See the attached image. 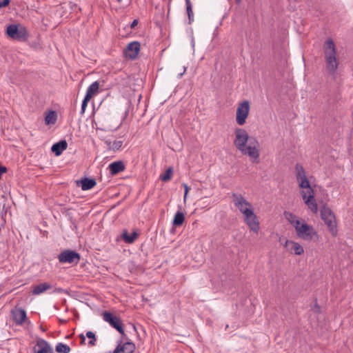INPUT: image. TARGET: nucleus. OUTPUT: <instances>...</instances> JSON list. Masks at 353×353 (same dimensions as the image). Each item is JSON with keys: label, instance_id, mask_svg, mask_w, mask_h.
<instances>
[{"label": "nucleus", "instance_id": "obj_1", "mask_svg": "<svg viewBox=\"0 0 353 353\" xmlns=\"http://www.w3.org/2000/svg\"><path fill=\"white\" fill-rule=\"evenodd\" d=\"M324 57L326 63V68L328 72L333 75L338 69V62L336 61V52L334 41L328 39L323 45Z\"/></svg>", "mask_w": 353, "mask_h": 353}, {"label": "nucleus", "instance_id": "obj_2", "mask_svg": "<svg viewBox=\"0 0 353 353\" xmlns=\"http://www.w3.org/2000/svg\"><path fill=\"white\" fill-rule=\"evenodd\" d=\"M296 235L305 241H311L314 236H317V233L312 225L307 224L304 221L301 222L298 226H296Z\"/></svg>", "mask_w": 353, "mask_h": 353}, {"label": "nucleus", "instance_id": "obj_3", "mask_svg": "<svg viewBox=\"0 0 353 353\" xmlns=\"http://www.w3.org/2000/svg\"><path fill=\"white\" fill-rule=\"evenodd\" d=\"M259 143L255 139H250L248 145H245L243 148L239 150L243 154L248 155L253 162L258 163L259 158Z\"/></svg>", "mask_w": 353, "mask_h": 353}, {"label": "nucleus", "instance_id": "obj_4", "mask_svg": "<svg viewBox=\"0 0 353 353\" xmlns=\"http://www.w3.org/2000/svg\"><path fill=\"white\" fill-rule=\"evenodd\" d=\"M7 34L12 39L18 41H25L27 39V30L23 26H18L15 24H11L7 27Z\"/></svg>", "mask_w": 353, "mask_h": 353}, {"label": "nucleus", "instance_id": "obj_5", "mask_svg": "<svg viewBox=\"0 0 353 353\" xmlns=\"http://www.w3.org/2000/svg\"><path fill=\"white\" fill-rule=\"evenodd\" d=\"M321 219L323 220L325 223L327 225L330 230L332 234L336 232V223L335 216L332 213V210L326 207L323 206L321 210Z\"/></svg>", "mask_w": 353, "mask_h": 353}, {"label": "nucleus", "instance_id": "obj_6", "mask_svg": "<svg viewBox=\"0 0 353 353\" xmlns=\"http://www.w3.org/2000/svg\"><path fill=\"white\" fill-rule=\"evenodd\" d=\"M104 321L108 323L112 327L116 329L120 334H124V330L121 319L110 312L105 311L102 314Z\"/></svg>", "mask_w": 353, "mask_h": 353}, {"label": "nucleus", "instance_id": "obj_7", "mask_svg": "<svg viewBox=\"0 0 353 353\" xmlns=\"http://www.w3.org/2000/svg\"><path fill=\"white\" fill-rule=\"evenodd\" d=\"M232 201L234 205L244 215L245 211L252 210V204L248 202L241 194L233 193L232 194Z\"/></svg>", "mask_w": 353, "mask_h": 353}, {"label": "nucleus", "instance_id": "obj_8", "mask_svg": "<svg viewBox=\"0 0 353 353\" xmlns=\"http://www.w3.org/2000/svg\"><path fill=\"white\" fill-rule=\"evenodd\" d=\"M58 259L60 263L77 264L80 260V254L74 250H66L58 255Z\"/></svg>", "mask_w": 353, "mask_h": 353}, {"label": "nucleus", "instance_id": "obj_9", "mask_svg": "<svg viewBox=\"0 0 353 353\" xmlns=\"http://www.w3.org/2000/svg\"><path fill=\"white\" fill-rule=\"evenodd\" d=\"M249 141V135L245 130L243 128H236L235 130L234 145L238 150H242L241 148L243 149Z\"/></svg>", "mask_w": 353, "mask_h": 353}, {"label": "nucleus", "instance_id": "obj_10", "mask_svg": "<svg viewBox=\"0 0 353 353\" xmlns=\"http://www.w3.org/2000/svg\"><path fill=\"white\" fill-rule=\"evenodd\" d=\"M250 103L245 101L239 104L236 110V121L239 125L245 123L246 118L249 114Z\"/></svg>", "mask_w": 353, "mask_h": 353}, {"label": "nucleus", "instance_id": "obj_11", "mask_svg": "<svg viewBox=\"0 0 353 353\" xmlns=\"http://www.w3.org/2000/svg\"><path fill=\"white\" fill-rule=\"evenodd\" d=\"M295 171L296 179L299 183V187L306 190L312 188L307 179L304 168L301 164L296 163L295 165Z\"/></svg>", "mask_w": 353, "mask_h": 353}, {"label": "nucleus", "instance_id": "obj_12", "mask_svg": "<svg viewBox=\"0 0 353 353\" xmlns=\"http://www.w3.org/2000/svg\"><path fill=\"white\" fill-rule=\"evenodd\" d=\"M245 212H246V214H244V221L245 223L248 225L250 230L255 233H258L260 227L256 215L254 213L253 210H246Z\"/></svg>", "mask_w": 353, "mask_h": 353}, {"label": "nucleus", "instance_id": "obj_13", "mask_svg": "<svg viewBox=\"0 0 353 353\" xmlns=\"http://www.w3.org/2000/svg\"><path fill=\"white\" fill-rule=\"evenodd\" d=\"M301 193L305 203L308 206L312 212L316 213L318 211V207L314 198L313 189L310 188L306 190L305 191L303 190Z\"/></svg>", "mask_w": 353, "mask_h": 353}, {"label": "nucleus", "instance_id": "obj_14", "mask_svg": "<svg viewBox=\"0 0 353 353\" xmlns=\"http://www.w3.org/2000/svg\"><path fill=\"white\" fill-rule=\"evenodd\" d=\"M140 43L138 41L130 42L125 50V57L131 60L135 59L140 51Z\"/></svg>", "mask_w": 353, "mask_h": 353}, {"label": "nucleus", "instance_id": "obj_15", "mask_svg": "<svg viewBox=\"0 0 353 353\" xmlns=\"http://www.w3.org/2000/svg\"><path fill=\"white\" fill-rule=\"evenodd\" d=\"M34 353H54L52 347L44 339H39L34 347Z\"/></svg>", "mask_w": 353, "mask_h": 353}, {"label": "nucleus", "instance_id": "obj_16", "mask_svg": "<svg viewBox=\"0 0 353 353\" xmlns=\"http://www.w3.org/2000/svg\"><path fill=\"white\" fill-rule=\"evenodd\" d=\"M12 316L17 325H21L26 319V312L22 308H15L12 311Z\"/></svg>", "mask_w": 353, "mask_h": 353}, {"label": "nucleus", "instance_id": "obj_17", "mask_svg": "<svg viewBox=\"0 0 353 353\" xmlns=\"http://www.w3.org/2000/svg\"><path fill=\"white\" fill-rule=\"evenodd\" d=\"M135 348L134 343L126 342L123 345H118L114 350V353H133Z\"/></svg>", "mask_w": 353, "mask_h": 353}, {"label": "nucleus", "instance_id": "obj_18", "mask_svg": "<svg viewBox=\"0 0 353 353\" xmlns=\"http://www.w3.org/2000/svg\"><path fill=\"white\" fill-rule=\"evenodd\" d=\"M77 185H81L83 190H89L96 185L97 182L94 179L84 177L80 181H77Z\"/></svg>", "mask_w": 353, "mask_h": 353}, {"label": "nucleus", "instance_id": "obj_19", "mask_svg": "<svg viewBox=\"0 0 353 353\" xmlns=\"http://www.w3.org/2000/svg\"><path fill=\"white\" fill-rule=\"evenodd\" d=\"M68 143L65 140H61L52 145L51 150L56 156H59L67 149Z\"/></svg>", "mask_w": 353, "mask_h": 353}, {"label": "nucleus", "instance_id": "obj_20", "mask_svg": "<svg viewBox=\"0 0 353 353\" xmlns=\"http://www.w3.org/2000/svg\"><path fill=\"white\" fill-rule=\"evenodd\" d=\"M109 170L111 174L116 175L121 172H123L125 167L123 161H118L111 163L109 166Z\"/></svg>", "mask_w": 353, "mask_h": 353}, {"label": "nucleus", "instance_id": "obj_21", "mask_svg": "<svg viewBox=\"0 0 353 353\" xmlns=\"http://www.w3.org/2000/svg\"><path fill=\"white\" fill-rule=\"evenodd\" d=\"M99 83L98 81L93 82L87 89L85 97L88 99H91L92 97L95 95L99 90Z\"/></svg>", "mask_w": 353, "mask_h": 353}, {"label": "nucleus", "instance_id": "obj_22", "mask_svg": "<svg viewBox=\"0 0 353 353\" xmlns=\"http://www.w3.org/2000/svg\"><path fill=\"white\" fill-rule=\"evenodd\" d=\"M52 288V285L48 283H42L34 287L32 292L34 295H39L45 291Z\"/></svg>", "mask_w": 353, "mask_h": 353}, {"label": "nucleus", "instance_id": "obj_23", "mask_svg": "<svg viewBox=\"0 0 353 353\" xmlns=\"http://www.w3.org/2000/svg\"><path fill=\"white\" fill-rule=\"evenodd\" d=\"M105 144L106 145V148L109 150L112 151H117L119 150L123 145L122 141H111L110 140H105L104 141Z\"/></svg>", "mask_w": 353, "mask_h": 353}, {"label": "nucleus", "instance_id": "obj_24", "mask_svg": "<svg viewBox=\"0 0 353 353\" xmlns=\"http://www.w3.org/2000/svg\"><path fill=\"white\" fill-rule=\"evenodd\" d=\"M290 245L291 251H293L295 254L301 255L304 252L303 248L298 243L292 241H287L285 243V245Z\"/></svg>", "mask_w": 353, "mask_h": 353}, {"label": "nucleus", "instance_id": "obj_25", "mask_svg": "<svg viewBox=\"0 0 353 353\" xmlns=\"http://www.w3.org/2000/svg\"><path fill=\"white\" fill-rule=\"evenodd\" d=\"M137 236L138 233L137 232L134 231L131 235H129L126 230H124L121 234V237L126 243H132L137 238Z\"/></svg>", "mask_w": 353, "mask_h": 353}, {"label": "nucleus", "instance_id": "obj_26", "mask_svg": "<svg viewBox=\"0 0 353 353\" xmlns=\"http://www.w3.org/2000/svg\"><path fill=\"white\" fill-rule=\"evenodd\" d=\"M284 216L285 219L294 227V228H296V226H298L301 222L297 219L296 216L292 212H285Z\"/></svg>", "mask_w": 353, "mask_h": 353}, {"label": "nucleus", "instance_id": "obj_27", "mask_svg": "<svg viewBox=\"0 0 353 353\" xmlns=\"http://www.w3.org/2000/svg\"><path fill=\"white\" fill-rule=\"evenodd\" d=\"M185 220V216L183 212L177 211L174 215L172 223L175 226L181 225Z\"/></svg>", "mask_w": 353, "mask_h": 353}, {"label": "nucleus", "instance_id": "obj_28", "mask_svg": "<svg viewBox=\"0 0 353 353\" xmlns=\"http://www.w3.org/2000/svg\"><path fill=\"white\" fill-rule=\"evenodd\" d=\"M57 121V114L55 111H50L46 116L45 121L46 124H54Z\"/></svg>", "mask_w": 353, "mask_h": 353}, {"label": "nucleus", "instance_id": "obj_29", "mask_svg": "<svg viewBox=\"0 0 353 353\" xmlns=\"http://www.w3.org/2000/svg\"><path fill=\"white\" fill-rule=\"evenodd\" d=\"M55 350L59 353H69L70 352V346L62 343H57Z\"/></svg>", "mask_w": 353, "mask_h": 353}, {"label": "nucleus", "instance_id": "obj_30", "mask_svg": "<svg viewBox=\"0 0 353 353\" xmlns=\"http://www.w3.org/2000/svg\"><path fill=\"white\" fill-rule=\"evenodd\" d=\"M185 4H186V10H187V14L189 19V23H191L193 21V11H192V3L190 2V0H185Z\"/></svg>", "mask_w": 353, "mask_h": 353}, {"label": "nucleus", "instance_id": "obj_31", "mask_svg": "<svg viewBox=\"0 0 353 353\" xmlns=\"http://www.w3.org/2000/svg\"><path fill=\"white\" fill-rule=\"evenodd\" d=\"M172 172H173L172 168H168L165 170V173L160 176V179L163 181H165V182L168 181L172 178Z\"/></svg>", "mask_w": 353, "mask_h": 353}, {"label": "nucleus", "instance_id": "obj_32", "mask_svg": "<svg viewBox=\"0 0 353 353\" xmlns=\"http://www.w3.org/2000/svg\"><path fill=\"white\" fill-rule=\"evenodd\" d=\"M86 336L90 339L88 341V345L90 346H94L96 345L97 339L94 332L91 331H88L86 332Z\"/></svg>", "mask_w": 353, "mask_h": 353}, {"label": "nucleus", "instance_id": "obj_33", "mask_svg": "<svg viewBox=\"0 0 353 353\" xmlns=\"http://www.w3.org/2000/svg\"><path fill=\"white\" fill-rule=\"evenodd\" d=\"M90 101V99H88L86 97H84L82 103H81V114H83L85 112V108L88 105V102Z\"/></svg>", "mask_w": 353, "mask_h": 353}, {"label": "nucleus", "instance_id": "obj_34", "mask_svg": "<svg viewBox=\"0 0 353 353\" xmlns=\"http://www.w3.org/2000/svg\"><path fill=\"white\" fill-rule=\"evenodd\" d=\"M10 0H3L2 1H0V8L6 7L9 5Z\"/></svg>", "mask_w": 353, "mask_h": 353}, {"label": "nucleus", "instance_id": "obj_35", "mask_svg": "<svg viewBox=\"0 0 353 353\" xmlns=\"http://www.w3.org/2000/svg\"><path fill=\"white\" fill-rule=\"evenodd\" d=\"M183 186L184 190H185L184 191V200H185L187 194H188V193L189 192L190 188H189L188 185L186 183H183Z\"/></svg>", "mask_w": 353, "mask_h": 353}, {"label": "nucleus", "instance_id": "obj_36", "mask_svg": "<svg viewBox=\"0 0 353 353\" xmlns=\"http://www.w3.org/2000/svg\"><path fill=\"white\" fill-rule=\"evenodd\" d=\"M313 310L316 313H319L321 312L320 306L318 305L316 302L314 304Z\"/></svg>", "mask_w": 353, "mask_h": 353}, {"label": "nucleus", "instance_id": "obj_37", "mask_svg": "<svg viewBox=\"0 0 353 353\" xmlns=\"http://www.w3.org/2000/svg\"><path fill=\"white\" fill-rule=\"evenodd\" d=\"M186 69H187V68H186L185 66H183V70H182V72H179V73L178 74V77H179V78H181V77L184 74V73H185V71H186Z\"/></svg>", "mask_w": 353, "mask_h": 353}, {"label": "nucleus", "instance_id": "obj_38", "mask_svg": "<svg viewBox=\"0 0 353 353\" xmlns=\"http://www.w3.org/2000/svg\"><path fill=\"white\" fill-rule=\"evenodd\" d=\"M137 24H138V20H137V19H134V20L132 22V23H131V25H130V28H135V26H137Z\"/></svg>", "mask_w": 353, "mask_h": 353}, {"label": "nucleus", "instance_id": "obj_39", "mask_svg": "<svg viewBox=\"0 0 353 353\" xmlns=\"http://www.w3.org/2000/svg\"><path fill=\"white\" fill-rule=\"evenodd\" d=\"M79 337H80V339H81V343L84 344L85 343V336L83 334H81L79 335Z\"/></svg>", "mask_w": 353, "mask_h": 353}, {"label": "nucleus", "instance_id": "obj_40", "mask_svg": "<svg viewBox=\"0 0 353 353\" xmlns=\"http://www.w3.org/2000/svg\"><path fill=\"white\" fill-rule=\"evenodd\" d=\"M59 321H60L61 323H65V322H66L65 320H61V319H60V320H59Z\"/></svg>", "mask_w": 353, "mask_h": 353}, {"label": "nucleus", "instance_id": "obj_41", "mask_svg": "<svg viewBox=\"0 0 353 353\" xmlns=\"http://www.w3.org/2000/svg\"><path fill=\"white\" fill-rule=\"evenodd\" d=\"M235 1H236V2H237V3H239V2L241 1V0H235Z\"/></svg>", "mask_w": 353, "mask_h": 353}, {"label": "nucleus", "instance_id": "obj_42", "mask_svg": "<svg viewBox=\"0 0 353 353\" xmlns=\"http://www.w3.org/2000/svg\"><path fill=\"white\" fill-rule=\"evenodd\" d=\"M133 329H134V330H136V327H135V325H133Z\"/></svg>", "mask_w": 353, "mask_h": 353}, {"label": "nucleus", "instance_id": "obj_43", "mask_svg": "<svg viewBox=\"0 0 353 353\" xmlns=\"http://www.w3.org/2000/svg\"><path fill=\"white\" fill-rule=\"evenodd\" d=\"M122 0H117L118 2H121Z\"/></svg>", "mask_w": 353, "mask_h": 353}]
</instances>
